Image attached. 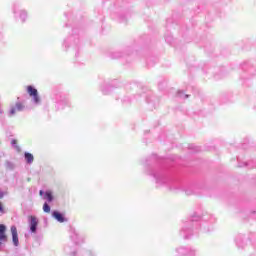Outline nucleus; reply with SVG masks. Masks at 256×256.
<instances>
[{"label": "nucleus", "mask_w": 256, "mask_h": 256, "mask_svg": "<svg viewBox=\"0 0 256 256\" xmlns=\"http://www.w3.org/2000/svg\"><path fill=\"white\" fill-rule=\"evenodd\" d=\"M27 93L30 97H33L34 103H39V101H41L39 98V92L33 86H27Z\"/></svg>", "instance_id": "nucleus-1"}, {"label": "nucleus", "mask_w": 256, "mask_h": 256, "mask_svg": "<svg viewBox=\"0 0 256 256\" xmlns=\"http://www.w3.org/2000/svg\"><path fill=\"white\" fill-rule=\"evenodd\" d=\"M10 231L14 247H19V234L17 233V227L11 226Z\"/></svg>", "instance_id": "nucleus-2"}, {"label": "nucleus", "mask_w": 256, "mask_h": 256, "mask_svg": "<svg viewBox=\"0 0 256 256\" xmlns=\"http://www.w3.org/2000/svg\"><path fill=\"white\" fill-rule=\"evenodd\" d=\"M30 230L32 231V233H36L37 232V225H39V221H37V217L35 216H30Z\"/></svg>", "instance_id": "nucleus-3"}, {"label": "nucleus", "mask_w": 256, "mask_h": 256, "mask_svg": "<svg viewBox=\"0 0 256 256\" xmlns=\"http://www.w3.org/2000/svg\"><path fill=\"white\" fill-rule=\"evenodd\" d=\"M5 231H7V227L3 224H0V241H7V234Z\"/></svg>", "instance_id": "nucleus-4"}, {"label": "nucleus", "mask_w": 256, "mask_h": 256, "mask_svg": "<svg viewBox=\"0 0 256 256\" xmlns=\"http://www.w3.org/2000/svg\"><path fill=\"white\" fill-rule=\"evenodd\" d=\"M52 216L54 217V219H57L59 223H65V217H63V214L54 211L52 213Z\"/></svg>", "instance_id": "nucleus-5"}, {"label": "nucleus", "mask_w": 256, "mask_h": 256, "mask_svg": "<svg viewBox=\"0 0 256 256\" xmlns=\"http://www.w3.org/2000/svg\"><path fill=\"white\" fill-rule=\"evenodd\" d=\"M24 157H25L26 163H28L29 165H31V163H33V161H35V157L33 156V154H31L29 152H25Z\"/></svg>", "instance_id": "nucleus-6"}, {"label": "nucleus", "mask_w": 256, "mask_h": 256, "mask_svg": "<svg viewBox=\"0 0 256 256\" xmlns=\"http://www.w3.org/2000/svg\"><path fill=\"white\" fill-rule=\"evenodd\" d=\"M17 111H23V104L16 103V106L10 110L11 115H15Z\"/></svg>", "instance_id": "nucleus-7"}, {"label": "nucleus", "mask_w": 256, "mask_h": 256, "mask_svg": "<svg viewBox=\"0 0 256 256\" xmlns=\"http://www.w3.org/2000/svg\"><path fill=\"white\" fill-rule=\"evenodd\" d=\"M44 199H47V201L51 203V201H53V193H51V191H47L45 193Z\"/></svg>", "instance_id": "nucleus-8"}, {"label": "nucleus", "mask_w": 256, "mask_h": 256, "mask_svg": "<svg viewBox=\"0 0 256 256\" xmlns=\"http://www.w3.org/2000/svg\"><path fill=\"white\" fill-rule=\"evenodd\" d=\"M43 211H44V213H51V206H49V204H47V203H44Z\"/></svg>", "instance_id": "nucleus-9"}, {"label": "nucleus", "mask_w": 256, "mask_h": 256, "mask_svg": "<svg viewBox=\"0 0 256 256\" xmlns=\"http://www.w3.org/2000/svg\"><path fill=\"white\" fill-rule=\"evenodd\" d=\"M0 213H5V210L3 209V204L0 202Z\"/></svg>", "instance_id": "nucleus-10"}, {"label": "nucleus", "mask_w": 256, "mask_h": 256, "mask_svg": "<svg viewBox=\"0 0 256 256\" xmlns=\"http://www.w3.org/2000/svg\"><path fill=\"white\" fill-rule=\"evenodd\" d=\"M11 145H17V140H16V139H13V140L11 141Z\"/></svg>", "instance_id": "nucleus-11"}, {"label": "nucleus", "mask_w": 256, "mask_h": 256, "mask_svg": "<svg viewBox=\"0 0 256 256\" xmlns=\"http://www.w3.org/2000/svg\"><path fill=\"white\" fill-rule=\"evenodd\" d=\"M3 197H5V193H3V192L0 190V199H3Z\"/></svg>", "instance_id": "nucleus-12"}, {"label": "nucleus", "mask_w": 256, "mask_h": 256, "mask_svg": "<svg viewBox=\"0 0 256 256\" xmlns=\"http://www.w3.org/2000/svg\"><path fill=\"white\" fill-rule=\"evenodd\" d=\"M39 195L42 197V195H43V190H40Z\"/></svg>", "instance_id": "nucleus-13"}, {"label": "nucleus", "mask_w": 256, "mask_h": 256, "mask_svg": "<svg viewBox=\"0 0 256 256\" xmlns=\"http://www.w3.org/2000/svg\"><path fill=\"white\" fill-rule=\"evenodd\" d=\"M1 245H2V243H1V241H0V247H1Z\"/></svg>", "instance_id": "nucleus-14"}]
</instances>
